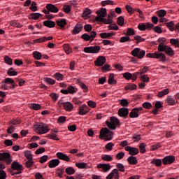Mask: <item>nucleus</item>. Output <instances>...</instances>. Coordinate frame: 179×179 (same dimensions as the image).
Instances as JSON below:
<instances>
[{
  "mask_svg": "<svg viewBox=\"0 0 179 179\" xmlns=\"http://www.w3.org/2000/svg\"><path fill=\"white\" fill-rule=\"evenodd\" d=\"M50 125L44 122H38L34 125V131L38 135H45L50 132Z\"/></svg>",
  "mask_w": 179,
  "mask_h": 179,
  "instance_id": "nucleus-1",
  "label": "nucleus"
},
{
  "mask_svg": "<svg viewBox=\"0 0 179 179\" xmlns=\"http://www.w3.org/2000/svg\"><path fill=\"white\" fill-rule=\"evenodd\" d=\"M0 85L2 90H9V89L13 90L17 87V85H16L13 79L10 78H5L4 80L1 82Z\"/></svg>",
  "mask_w": 179,
  "mask_h": 179,
  "instance_id": "nucleus-2",
  "label": "nucleus"
},
{
  "mask_svg": "<svg viewBox=\"0 0 179 179\" xmlns=\"http://www.w3.org/2000/svg\"><path fill=\"white\" fill-rule=\"evenodd\" d=\"M113 135L114 133L113 131H109L107 127H104L100 130L99 138L100 139H104L105 141H111Z\"/></svg>",
  "mask_w": 179,
  "mask_h": 179,
  "instance_id": "nucleus-3",
  "label": "nucleus"
},
{
  "mask_svg": "<svg viewBox=\"0 0 179 179\" xmlns=\"http://www.w3.org/2000/svg\"><path fill=\"white\" fill-rule=\"evenodd\" d=\"M110 122H106V125L110 129L115 130L117 129L116 125H120V120L115 116L110 117Z\"/></svg>",
  "mask_w": 179,
  "mask_h": 179,
  "instance_id": "nucleus-4",
  "label": "nucleus"
},
{
  "mask_svg": "<svg viewBox=\"0 0 179 179\" xmlns=\"http://www.w3.org/2000/svg\"><path fill=\"white\" fill-rule=\"evenodd\" d=\"M101 48L99 45L88 46L84 48V52L85 54H99Z\"/></svg>",
  "mask_w": 179,
  "mask_h": 179,
  "instance_id": "nucleus-5",
  "label": "nucleus"
},
{
  "mask_svg": "<svg viewBox=\"0 0 179 179\" xmlns=\"http://www.w3.org/2000/svg\"><path fill=\"white\" fill-rule=\"evenodd\" d=\"M145 50H141L139 48H136L131 51V55H133V57H137L139 59H142V58L145 57Z\"/></svg>",
  "mask_w": 179,
  "mask_h": 179,
  "instance_id": "nucleus-6",
  "label": "nucleus"
},
{
  "mask_svg": "<svg viewBox=\"0 0 179 179\" xmlns=\"http://www.w3.org/2000/svg\"><path fill=\"white\" fill-rule=\"evenodd\" d=\"M11 169L13 170H17V173H13V176H17V174H22L23 170V165L19 164L17 162H13L11 164Z\"/></svg>",
  "mask_w": 179,
  "mask_h": 179,
  "instance_id": "nucleus-7",
  "label": "nucleus"
},
{
  "mask_svg": "<svg viewBox=\"0 0 179 179\" xmlns=\"http://www.w3.org/2000/svg\"><path fill=\"white\" fill-rule=\"evenodd\" d=\"M0 162H5L6 164H10L12 163V158H10V153L9 152L0 153Z\"/></svg>",
  "mask_w": 179,
  "mask_h": 179,
  "instance_id": "nucleus-8",
  "label": "nucleus"
},
{
  "mask_svg": "<svg viewBox=\"0 0 179 179\" xmlns=\"http://www.w3.org/2000/svg\"><path fill=\"white\" fill-rule=\"evenodd\" d=\"M142 110H143V108L142 107L133 108L129 113L130 118H138V117H139V113Z\"/></svg>",
  "mask_w": 179,
  "mask_h": 179,
  "instance_id": "nucleus-9",
  "label": "nucleus"
},
{
  "mask_svg": "<svg viewBox=\"0 0 179 179\" xmlns=\"http://www.w3.org/2000/svg\"><path fill=\"white\" fill-rule=\"evenodd\" d=\"M89 111H90V108H89L86 104H83L79 107L78 114L79 115H86Z\"/></svg>",
  "mask_w": 179,
  "mask_h": 179,
  "instance_id": "nucleus-10",
  "label": "nucleus"
},
{
  "mask_svg": "<svg viewBox=\"0 0 179 179\" xmlns=\"http://www.w3.org/2000/svg\"><path fill=\"white\" fill-rule=\"evenodd\" d=\"M124 150L126 152H129V155H131V156H136L139 153V150L134 147L127 146Z\"/></svg>",
  "mask_w": 179,
  "mask_h": 179,
  "instance_id": "nucleus-11",
  "label": "nucleus"
},
{
  "mask_svg": "<svg viewBox=\"0 0 179 179\" xmlns=\"http://www.w3.org/2000/svg\"><path fill=\"white\" fill-rule=\"evenodd\" d=\"M107 59L104 56H99L97 57L96 60H95L94 64L96 66H103L106 64Z\"/></svg>",
  "mask_w": 179,
  "mask_h": 179,
  "instance_id": "nucleus-12",
  "label": "nucleus"
},
{
  "mask_svg": "<svg viewBox=\"0 0 179 179\" xmlns=\"http://www.w3.org/2000/svg\"><path fill=\"white\" fill-rule=\"evenodd\" d=\"M129 114V110H128V108H121L118 110L119 117H122V118H127Z\"/></svg>",
  "mask_w": 179,
  "mask_h": 179,
  "instance_id": "nucleus-13",
  "label": "nucleus"
},
{
  "mask_svg": "<svg viewBox=\"0 0 179 179\" xmlns=\"http://www.w3.org/2000/svg\"><path fill=\"white\" fill-rule=\"evenodd\" d=\"M114 177L115 179H120V172H118V169H113L111 173L106 177V179H113Z\"/></svg>",
  "mask_w": 179,
  "mask_h": 179,
  "instance_id": "nucleus-14",
  "label": "nucleus"
},
{
  "mask_svg": "<svg viewBox=\"0 0 179 179\" xmlns=\"http://www.w3.org/2000/svg\"><path fill=\"white\" fill-rule=\"evenodd\" d=\"M176 157L174 156H166L162 159L163 164H171L174 163Z\"/></svg>",
  "mask_w": 179,
  "mask_h": 179,
  "instance_id": "nucleus-15",
  "label": "nucleus"
},
{
  "mask_svg": "<svg viewBox=\"0 0 179 179\" xmlns=\"http://www.w3.org/2000/svg\"><path fill=\"white\" fill-rule=\"evenodd\" d=\"M45 8L49 12H52V13H58V12H59V9L54 4L48 3L46 5Z\"/></svg>",
  "mask_w": 179,
  "mask_h": 179,
  "instance_id": "nucleus-16",
  "label": "nucleus"
},
{
  "mask_svg": "<svg viewBox=\"0 0 179 179\" xmlns=\"http://www.w3.org/2000/svg\"><path fill=\"white\" fill-rule=\"evenodd\" d=\"M56 156L58 159H59V160H64V162H69V160H71L69 156L62 152H57Z\"/></svg>",
  "mask_w": 179,
  "mask_h": 179,
  "instance_id": "nucleus-17",
  "label": "nucleus"
},
{
  "mask_svg": "<svg viewBox=\"0 0 179 179\" xmlns=\"http://www.w3.org/2000/svg\"><path fill=\"white\" fill-rule=\"evenodd\" d=\"M97 169H102L104 173H107L109 170H111V166L110 164H99Z\"/></svg>",
  "mask_w": 179,
  "mask_h": 179,
  "instance_id": "nucleus-18",
  "label": "nucleus"
},
{
  "mask_svg": "<svg viewBox=\"0 0 179 179\" xmlns=\"http://www.w3.org/2000/svg\"><path fill=\"white\" fill-rule=\"evenodd\" d=\"M90 15H92V10L89 8H86L83 10V12L82 13V17L87 20V19H89L90 17Z\"/></svg>",
  "mask_w": 179,
  "mask_h": 179,
  "instance_id": "nucleus-19",
  "label": "nucleus"
},
{
  "mask_svg": "<svg viewBox=\"0 0 179 179\" xmlns=\"http://www.w3.org/2000/svg\"><path fill=\"white\" fill-rule=\"evenodd\" d=\"M59 163L60 162L58 159H52L49 162L48 166L50 169H55V167L59 165Z\"/></svg>",
  "mask_w": 179,
  "mask_h": 179,
  "instance_id": "nucleus-20",
  "label": "nucleus"
},
{
  "mask_svg": "<svg viewBox=\"0 0 179 179\" xmlns=\"http://www.w3.org/2000/svg\"><path fill=\"white\" fill-rule=\"evenodd\" d=\"M63 107L64 110L69 113H71V111L73 110V104H72V103L70 101L64 102Z\"/></svg>",
  "mask_w": 179,
  "mask_h": 179,
  "instance_id": "nucleus-21",
  "label": "nucleus"
},
{
  "mask_svg": "<svg viewBox=\"0 0 179 179\" xmlns=\"http://www.w3.org/2000/svg\"><path fill=\"white\" fill-rule=\"evenodd\" d=\"M43 26H45V27H48L49 29H52V27H55V22L45 20L43 22Z\"/></svg>",
  "mask_w": 179,
  "mask_h": 179,
  "instance_id": "nucleus-22",
  "label": "nucleus"
},
{
  "mask_svg": "<svg viewBox=\"0 0 179 179\" xmlns=\"http://www.w3.org/2000/svg\"><path fill=\"white\" fill-rule=\"evenodd\" d=\"M96 13L98 16L106 17V16H107V9L101 8L100 10H96Z\"/></svg>",
  "mask_w": 179,
  "mask_h": 179,
  "instance_id": "nucleus-23",
  "label": "nucleus"
},
{
  "mask_svg": "<svg viewBox=\"0 0 179 179\" xmlns=\"http://www.w3.org/2000/svg\"><path fill=\"white\" fill-rule=\"evenodd\" d=\"M108 83V85H117V81L115 79H114V73H110L109 74Z\"/></svg>",
  "mask_w": 179,
  "mask_h": 179,
  "instance_id": "nucleus-24",
  "label": "nucleus"
},
{
  "mask_svg": "<svg viewBox=\"0 0 179 179\" xmlns=\"http://www.w3.org/2000/svg\"><path fill=\"white\" fill-rule=\"evenodd\" d=\"M82 31V24H77L75 27L74 29L72 31V33L73 34H79Z\"/></svg>",
  "mask_w": 179,
  "mask_h": 179,
  "instance_id": "nucleus-25",
  "label": "nucleus"
},
{
  "mask_svg": "<svg viewBox=\"0 0 179 179\" xmlns=\"http://www.w3.org/2000/svg\"><path fill=\"white\" fill-rule=\"evenodd\" d=\"M127 162L129 164H132L133 166L138 164V160L136 159V157L134 156L129 157L127 158Z\"/></svg>",
  "mask_w": 179,
  "mask_h": 179,
  "instance_id": "nucleus-26",
  "label": "nucleus"
},
{
  "mask_svg": "<svg viewBox=\"0 0 179 179\" xmlns=\"http://www.w3.org/2000/svg\"><path fill=\"white\" fill-rule=\"evenodd\" d=\"M101 38H110V37H112V36H115V33L114 32H110V33H101L100 34Z\"/></svg>",
  "mask_w": 179,
  "mask_h": 179,
  "instance_id": "nucleus-27",
  "label": "nucleus"
},
{
  "mask_svg": "<svg viewBox=\"0 0 179 179\" xmlns=\"http://www.w3.org/2000/svg\"><path fill=\"white\" fill-rule=\"evenodd\" d=\"M170 93V90L169 88L164 89L161 92H159L157 94V97H164V96H166Z\"/></svg>",
  "mask_w": 179,
  "mask_h": 179,
  "instance_id": "nucleus-28",
  "label": "nucleus"
},
{
  "mask_svg": "<svg viewBox=\"0 0 179 179\" xmlns=\"http://www.w3.org/2000/svg\"><path fill=\"white\" fill-rule=\"evenodd\" d=\"M29 107V108H31V110H35L36 111L41 110V105L38 103H30Z\"/></svg>",
  "mask_w": 179,
  "mask_h": 179,
  "instance_id": "nucleus-29",
  "label": "nucleus"
},
{
  "mask_svg": "<svg viewBox=\"0 0 179 179\" xmlns=\"http://www.w3.org/2000/svg\"><path fill=\"white\" fill-rule=\"evenodd\" d=\"M156 59H159L160 62H166V55L157 52Z\"/></svg>",
  "mask_w": 179,
  "mask_h": 179,
  "instance_id": "nucleus-30",
  "label": "nucleus"
},
{
  "mask_svg": "<svg viewBox=\"0 0 179 179\" xmlns=\"http://www.w3.org/2000/svg\"><path fill=\"white\" fill-rule=\"evenodd\" d=\"M24 155L27 160H33V154H31V151L25 150L24 152Z\"/></svg>",
  "mask_w": 179,
  "mask_h": 179,
  "instance_id": "nucleus-31",
  "label": "nucleus"
},
{
  "mask_svg": "<svg viewBox=\"0 0 179 179\" xmlns=\"http://www.w3.org/2000/svg\"><path fill=\"white\" fill-rule=\"evenodd\" d=\"M63 48L66 53H67L68 55L71 54L72 48H71L70 44L66 43L63 45Z\"/></svg>",
  "mask_w": 179,
  "mask_h": 179,
  "instance_id": "nucleus-32",
  "label": "nucleus"
},
{
  "mask_svg": "<svg viewBox=\"0 0 179 179\" xmlns=\"http://www.w3.org/2000/svg\"><path fill=\"white\" fill-rule=\"evenodd\" d=\"M165 53L167 54V55L169 57H173L174 55V50L173 48H171V47L168 45L165 50Z\"/></svg>",
  "mask_w": 179,
  "mask_h": 179,
  "instance_id": "nucleus-33",
  "label": "nucleus"
},
{
  "mask_svg": "<svg viewBox=\"0 0 179 179\" xmlns=\"http://www.w3.org/2000/svg\"><path fill=\"white\" fill-rule=\"evenodd\" d=\"M151 164H155V166H156V167H160V166H162V159H153L151 161Z\"/></svg>",
  "mask_w": 179,
  "mask_h": 179,
  "instance_id": "nucleus-34",
  "label": "nucleus"
},
{
  "mask_svg": "<svg viewBox=\"0 0 179 179\" xmlns=\"http://www.w3.org/2000/svg\"><path fill=\"white\" fill-rule=\"evenodd\" d=\"M7 75H8V76H17V73L15 71V69L11 67L7 71Z\"/></svg>",
  "mask_w": 179,
  "mask_h": 179,
  "instance_id": "nucleus-35",
  "label": "nucleus"
},
{
  "mask_svg": "<svg viewBox=\"0 0 179 179\" xmlns=\"http://www.w3.org/2000/svg\"><path fill=\"white\" fill-rule=\"evenodd\" d=\"M166 101L169 106H174L176 104V100L171 96H167Z\"/></svg>",
  "mask_w": 179,
  "mask_h": 179,
  "instance_id": "nucleus-36",
  "label": "nucleus"
},
{
  "mask_svg": "<svg viewBox=\"0 0 179 179\" xmlns=\"http://www.w3.org/2000/svg\"><path fill=\"white\" fill-rule=\"evenodd\" d=\"M101 159L104 162H113V157L110 155H103L101 156Z\"/></svg>",
  "mask_w": 179,
  "mask_h": 179,
  "instance_id": "nucleus-37",
  "label": "nucleus"
},
{
  "mask_svg": "<svg viewBox=\"0 0 179 179\" xmlns=\"http://www.w3.org/2000/svg\"><path fill=\"white\" fill-rule=\"evenodd\" d=\"M57 24L59 25V27H61V29H64L65 24H66V20L63 19L58 20L57 21Z\"/></svg>",
  "mask_w": 179,
  "mask_h": 179,
  "instance_id": "nucleus-38",
  "label": "nucleus"
},
{
  "mask_svg": "<svg viewBox=\"0 0 179 179\" xmlns=\"http://www.w3.org/2000/svg\"><path fill=\"white\" fill-rule=\"evenodd\" d=\"M34 59L40 60L43 57V55L40 52L35 51L32 53Z\"/></svg>",
  "mask_w": 179,
  "mask_h": 179,
  "instance_id": "nucleus-39",
  "label": "nucleus"
},
{
  "mask_svg": "<svg viewBox=\"0 0 179 179\" xmlns=\"http://www.w3.org/2000/svg\"><path fill=\"white\" fill-rule=\"evenodd\" d=\"M66 173L68 176H72L75 174V169L72 166L67 167L66 169Z\"/></svg>",
  "mask_w": 179,
  "mask_h": 179,
  "instance_id": "nucleus-40",
  "label": "nucleus"
},
{
  "mask_svg": "<svg viewBox=\"0 0 179 179\" xmlns=\"http://www.w3.org/2000/svg\"><path fill=\"white\" fill-rule=\"evenodd\" d=\"M46 138H48V139H52L53 141H59V138H58V136L57 134L51 133L50 134H48Z\"/></svg>",
  "mask_w": 179,
  "mask_h": 179,
  "instance_id": "nucleus-41",
  "label": "nucleus"
},
{
  "mask_svg": "<svg viewBox=\"0 0 179 179\" xmlns=\"http://www.w3.org/2000/svg\"><path fill=\"white\" fill-rule=\"evenodd\" d=\"M4 62L5 64H7V65H13V60L12 58L9 57L8 56L4 57Z\"/></svg>",
  "mask_w": 179,
  "mask_h": 179,
  "instance_id": "nucleus-42",
  "label": "nucleus"
},
{
  "mask_svg": "<svg viewBox=\"0 0 179 179\" xmlns=\"http://www.w3.org/2000/svg\"><path fill=\"white\" fill-rule=\"evenodd\" d=\"M53 78L56 79V80H63L64 75L61 74V73H56L54 74Z\"/></svg>",
  "mask_w": 179,
  "mask_h": 179,
  "instance_id": "nucleus-43",
  "label": "nucleus"
},
{
  "mask_svg": "<svg viewBox=\"0 0 179 179\" xmlns=\"http://www.w3.org/2000/svg\"><path fill=\"white\" fill-rule=\"evenodd\" d=\"M157 15L159 17H164L167 15V12L166 10H159L157 12Z\"/></svg>",
  "mask_w": 179,
  "mask_h": 179,
  "instance_id": "nucleus-44",
  "label": "nucleus"
},
{
  "mask_svg": "<svg viewBox=\"0 0 179 179\" xmlns=\"http://www.w3.org/2000/svg\"><path fill=\"white\" fill-rule=\"evenodd\" d=\"M134 40L136 41V44H139V43H143L145 41V38H142V36L139 35H136L134 37Z\"/></svg>",
  "mask_w": 179,
  "mask_h": 179,
  "instance_id": "nucleus-45",
  "label": "nucleus"
},
{
  "mask_svg": "<svg viewBox=\"0 0 179 179\" xmlns=\"http://www.w3.org/2000/svg\"><path fill=\"white\" fill-rule=\"evenodd\" d=\"M116 168L119 171H121V173H124L125 171V166H124V164L121 163H118L116 164Z\"/></svg>",
  "mask_w": 179,
  "mask_h": 179,
  "instance_id": "nucleus-46",
  "label": "nucleus"
},
{
  "mask_svg": "<svg viewBox=\"0 0 179 179\" xmlns=\"http://www.w3.org/2000/svg\"><path fill=\"white\" fill-rule=\"evenodd\" d=\"M124 34L126 36H135V30L132 28H127V32Z\"/></svg>",
  "mask_w": 179,
  "mask_h": 179,
  "instance_id": "nucleus-47",
  "label": "nucleus"
},
{
  "mask_svg": "<svg viewBox=\"0 0 179 179\" xmlns=\"http://www.w3.org/2000/svg\"><path fill=\"white\" fill-rule=\"evenodd\" d=\"M140 80H141V82H149V80H150V78H149V76H148V75H141L139 77Z\"/></svg>",
  "mask_w": 179,
  "mask_h": 179,
  "instance_id": "nucleus-48",
  "label": "nucleus"
},
{
  "mask_svg": "<svg viewBox=\"0 0 179 179\" xmlns=\"http://www.w3.org/2000/svg\"><path fill=\"white\" fill-rule=\"evenodd\" d=\"M124 89L125 90H136V85L135 84H129Z\"/></svg>",
  "mask_w": 179,
  "mask_h": 179,
  "instance_id": "nucleus-49",
  "label": "nucleus"
},
{
  "mask_svg": "<svg viewBox=\"0 0 179 179\" xmlns=\"http://www.w3.org/2000/svg\"><path fill=\"white\" fill-rule=\"evenodd\" d=\"M166 27H168L170 31H174V22L173 21L167 22Z\"/></svg>",
  "mask_w": 179,
  "mask_h": 179,
  "instance_id": "nucleus-50",
  "label": "nucleus"
},
{
  "mask_svg": "<svg viewBox=\"0 0 179 179\" xmlns=\"http://www.w3.org/2000/svg\"><path fill=\"white\" fill-rule=\"evenodd\" d=\"M140 149V153H145L146 152V144L144 143H142L139 145Z\"/></svg>",
  "mask_w": 179,
  "mask_h": 179,
  "instance_id": "nucleus-51",
  "label": "nucleus"
},
{
  "mask_svg": "<svg viewBox=\"0 0 179 179\" xmlns=\"http://www.w3.org/2000/svg\"><path fill=\"white\" fill-rule=\"evenodd\" d=\"M29 9L32 12H37V3H36V1H32Z\"/></svg>",
  "mask_w": 179,
  "mask_h": 179,
  "instance_id": "nucleus-52",
  "label": "nucleus"
},
{
  "mask_svg": "<svg viewBox=\"0 0 179 179\" xmlns=\"http://www.w3.org/2000/svg\"><path fill=\"white\" fill-rule=\"evenodd\" d=\"M168 46L169 45H158V51L159 52H165Z\"/></svg>",
  "mask_w": 179,
  "mask_h": 179,
  "instance_id": "nucleus-53",
  "label": "nucleus"
},
{
  "mask_svg": "<svg viewBox=\"0 0 179 179\" xmlns=\"http://www.w3.org/2000/svg\"><path fill=\"white\" fill-rule=\"evenodd\" d=\"M76 166L78 169H86L87 167V164L85 162L76 163Z\"/></svg>",
  "mask_w": 179,
  "mask_h": 179,
  "instance_id": "nucleus-54",
  "label": "nucleus"
},
{
  "mask_svg": "<svg viewBox=\"0 0 179 179\" xmlns=\"http://www.w3.org/2000/svg\"><path fill=\"white\" fill-rule=\"evenodd\" d=\"M101 6H106L107 5H114V1L111 0L103 1L101 2Z\"/></svg>",
  "mask_w": 179,
  "mask_h": 179,
  "instance_id": "nucleus-55",
  "label": "nucleus"
},
{
  "mask_svg": "<svg viewBox=\"0 0 179 179\" xmlns=\"http://www.w3.org/2000/svg\"><path fill=\"white\" fill-rule=\"evenodd\" d=\"M114 146H115V144L113 143L110 142L105 145V148L106 149V150L111 152V150H113V148H114Z\"/></svg>",
  "mask_w": 179,
  "mask_h": 179,
  "instance_id": "nucleus-56",
  "label": "nucleus"
},
{
  "mask_svg": "<svg viewBox=\"0 0 179 179\" xmlns=\"http://www.w3.org/2000/svg\"><path fill=\"white\" fill-rule=\"evenodd\" d=\"M125 9H126V10H127V12H128V13H129V15H133L134 12H135V10H134V8H132V6H131L129 5H126Z\"/></svg>",
  "mask_w": 179,
  "mask_h": 179,
  "instance_id": "nucleus-57",
  "label": "nucleus"
},
{
  "mask_svg": "<svg viewBox=\"0 0 179 179\" xmlns=\"http://www.w3.org/2000/svg\"><path fill=\"white\" fill-rule=\"evenodd\" d=\"M44 80L48 85H55V80L52 78H45Z\"/></svg>",
  "mask_w": 179,
  "mask_h": 179,
  "instance_id": "nucleus-58",
  "label": "nucleus"
},
{
  "mask_svg": "<svg viewBox=\"0 0 179 179\" xmlns=\"http://www.w3.org/2000/svg\"><path fill=\"white\" fill-rule=\"evenodd\" d=\"M157 41L159 43V45H164L167 43V38L164 37H160L158 38Z\"/></svg>",
  "mask_w": 179,
  "mask_h": 179,
  "instance_id": "nucleus-59",
  "label": "nucleus"
},
{
  "mask_svg": "<svg viewBox=\"0 0 179 179\" xmlns=\"http://www.w3.org/2000/svg\"><path fill=\"white\" fill-rule=\"evenodd\" d=\"M33 164H34V162L33 159H28L27 162L25 163V166L27 169H30V167H33Z\"/></svg>",
  "mask_w": 179,
  "mask_h": 179,
  "instance_id": "nucleus-60",
  "label": "nucleus"
},
{
  "mask_svg": "<svg viewBox=\"0 0 179 179\" xmlns=\"http://www.w3.org/2000/svg\"><path fill=\"white\" fill-rule=\"evenodd\" d=\"M15 126L13 124L10 125L8 129H7V134L9 135H12L13 132H15Z\"/></svg>",
  "mask_w": 179,
  "mask_h": 179,
  "instance_id": "nucleus-61",
  "label": "nucleus"
},
{
  "mask_svg": "<svg viewBox=\"0 0 179 179\" xmlns=\"http://www.w3.org/2000/svg\"><path fill=\"white\" fill-rule=\"evenodd\" d=\"M161 147H162V145H160V143H158L155 145H151L150 150L152 151L157 150V149L160 148Z\"/></svg>",
  "mask_w": 179,
  "mask_h": 179,
  "instance_id": "nucleus-62",
  "label": "nucleus"
},
{
  "mask_svg": "<svg viewBox=\"0 0 179 179\" xmlns=\"http://www.w3.org/2000/svg\"><path fill=\"white\" fill-rule=\"evenodd\" d=\"M124 17L122 16H120L117 18V24L118 26H124Z\"/></svg>",
  "mask_w": 179,
  "mask_h": 179,
  "instance_id": "nucleus-63",
  "label": "nucleus"
},
{
  "mask_svg": "<svg viewBox=\"0 0 179 179\" xmlns=\"http://www.w3.org/2000/svg\"><path fill=\"white\" fill-rule=\"evenodd\" d=\"M130 40L131 38H129V36H123L120 38V43H127V41H129Z\"/></svg>",
  "mask_w": 179,
  "mask_h": 179,
  "instance_id": "nucleus-64",
  "label": "nucleus"
}]
</instances>
